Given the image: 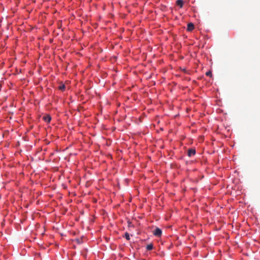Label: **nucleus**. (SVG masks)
I'll return each mask as SVG.
<instances>
[{"label":"nucleus","instance_id":"obj_5","mask_svg":"<svg viewBox=\"0 0 260 260\" xmlns=\"http://www.w3.org/2000/svg\"><path fill=\"white\" fill-rule=\"evenodd\" d=\"M176 4L180 8H182L183 5V2L182 0H177L176 2Z\"/></svg>","mask_w":260,"mask_h":260},{"label":"nucleus","instance_id":"obj_6","mask_svg":"<svg viewBox=\"0 0 260 260\" xmlns=\"http://www.w3.org/2000/svg\"><path fill=\"white\" fill-rule=\"evenodd\" d=\"M153 245L152 244H150L146 246V249L147 250H151L153 249Z\"/></svg>","mask_w":260,"mask_h":260},{"label":"nucleus","instance_id":"obj_1","mask_svg":"<svg viewBox=\"0 0 260 260\" xmlns=\"http://www.w3.org/2000/svg\"><path fill=\"white\" fill-rule=\"evenodd\" d=\"M153 235L156 236V237H159L161 236V234H162V231L161 230L158 228H156L153 231Z\"/></svg>","mask_w":260,"mask_h":260},{"label":"nucleus","instance_id":"obj_2","mask_svg":"<svg viewBox=\"0 0 260 260\" xmlns=\"http://www.w3.org/2000/svg\"><path fill=\"white\" fill-rule=\"evenodd\" d=\"M196 154V150L194 149H190L188 150L187 154L188 156L191 157L194 155Z\"/></svg>","mask_w":260,"mask_h":260},{"label":"nucleus","instance_id":"obj_3","mask_svg":"<svg viewBox=\"0 0 260 260\" xmlns=\"http://www.w3.org/2000/svg\"><path fill=\"white\" fill-rule=\"evenodd\" d=\"M194 25L192 23H189L187 24V30L189 31H192L194 29Z\"/></svg>","mask_w":260,"mask_h":260},{"label":"nucleus","instance_id":"obj_11","mask_svg":"<svg viewBox=\"0 0 260 260\" xmlns=\"http://www.w3.org/2000/svg\"><path fill=\"white\" fill-rule=\"evenodd\" d=\"M128 225L130 226V225L131 224V222L128 221Z\"/></svg>","mask_w":260,"mask_h":260},{"label":"nucleus","instance_id":"obj_10","mask_svg":"<svg viewBox=\"0 0 260 260\" xmlns=\"http://www.w3.org/2000/svg\"><path fill=\"white\" fill-rule=\"evenodd\" d=\"M76 241L78 243L80 244L81 243L80 240L79 239H76Z\"/></svg>","mask_w":260,"mask_h":260},{"label":"nucleus","instance_id":"obj_7","mask_svg":"<svg viewBox=\"0 0 260 260\" xmlns=\"http://www.w3.org/2000/svg\"><path fill=\"white\" fill-rule=\"evenodd\" d=\"M125 238L126 240H129L130 239L129 235L128 233H125L124 235Z\"/></svg>","mask_w":260,"mask_h":260},{"label":"nucleus","instance_id":"obj_8","mask_svg":"<svg viewBox=\"0 0 260 260\" xmlns=\"http://www.w3.org/2000/svg\"><path fill=\"white\" fill-rule=\"evenodd\" d=\"M65 88V85L64 84H62L59 86V89L61 90H63Z\"/></svg>","mask_w":260,"mask_h":260},{"label":"nucleus","instance_id":"obj_4","mask_svg":"<svg viewBox=\"0 0 260 260\" xmlns=\"http://www.w3.org/2000/svg\"><path fill=\"white\" fill-rule=\"evenodd\" d=\"M43 118L47 122H49L51 119L50 116L49 115L44 116Z\"/></svg>","mask_w":260,"mask_h":260},{"label":"nucleus","instance_id":"obj_9","mask_svg":"<svg viewBox=\"0 0 260 260\" xmlns=\"http://www.w3.org/2000/svg\"><path fill=\"white\" fill-rule=\"evenodd\" d=\"M206 75L207 76H210V77H211L212 76V72L211 71H208L206 73Z\"/></svg>","mask_w":260,"mask_h":260}]
</instances>
